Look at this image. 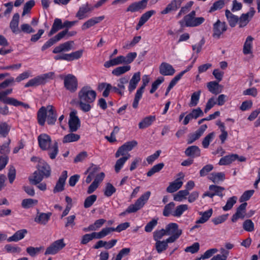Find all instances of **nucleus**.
Returning <instances> with one entry per match:
<instances>
[{
    "instance_id": "obj_1",
    "label": "nucleus",
    "mask_w": 260,
    "mask_h": 260,
    "mask_svg": "<svg viewBox=\"0 0 260 260\" xmlns=\"http://www.w3.org/2000/svg\"><path fill=\"white\" fill-rule=\"evenodd\" d=\"M74 44V41H69L60 44L59 45L54 48L52 53L57 54L54 57L55 60H64L68 61H71L74 60L78 59L81 57L83 54V50H79L71 53H62L64 52H68L73 49V46Z\"/></svg>"
},
{
    "instance_id": "obj_24",
    "label": "nucleus",
    "mask_w": 260,
    "mask_h": 260,
    "mask_svg": "<svg viewBox=\"0 0 260 260\" xmlns=\"http://www.w3.org/2000/svg\"><path fill=\"white\" fill-rule=\"evenodd\" d=\"M47 112H48V106L45 107H41L37 112V120L38 123L44 126L47 118Z\"/></svg>"
},
{
    "instance_id": "obj_27",
    "label": "nucleus",
    "mask_w": 260,
    "mask_h": 260,
    "mask_svg": "<svg viewBox=\"0 0 260 260\" xmlns=\"http://www.w3.org/2000/svg\"><path fill=\"white\" fill-rule=\"evenodd\" d=\"M63 28V23H62L61 20L59 18H55L48 36L49 37H51L59 30Z\"/></svg>"
},
{
    "instance_id": "obj_15",
    "label": "nucleus",
    "mask_w": 260,
    "mask_h": 260,
    "mask_svg": "<svg viewBox=\"0 0 260 260\" xmlns=\"http://www.w3.org/2000/svg\"><path fill=\"white\" fill-rule=\"evenodd\" d=\"M183 0H172L167 7L161 11L162 15H166L169 13L177 11L181 6Z\"/></svg>"
},
{
    "instance_id": "obj_4",
    "label": "nucleus",
    "mask_w": 260,
    "mask_h": 260,
    "mask_svg": "<svg viewBox=\"0 0 260 260\" xmlns=\"http://www.w3.org/2000/svg\"><path fill=\"white\" fill-rule=\"evenodd\" d=\"M196 12L194 10L185 15L183 20L179 23L182 27H196L202 24L205 21V18L203 17H196Z\"/></svg>"
},
{
    "instance_id": "obj_40",
    "label": "nucleus",
    "mask_w": 260,
    "mask_h": 260,
    "mask_svg": "<svg viewBox=\"0 0 260 260\" xmlns=\"http://www.w3.org/2000/svg\"><path fill=\"white\" fill-rule=\"evenodd\" d=\"M130 70L131 66L129 65L118 67L112 71V74L116 76H119L129 71Z\"/></svg>"
},
{
    "instance_id": "obj_61",
    "label": "nucleus",
    "mask_w": 260,
    "mask_h": 260,
    "mask_svg": "<svg viewBox=\"0 0 260 260\" xmlns=\"http://www.w3.org/2000/svg\"><path fill=\"white\" fill-rule=\"evenodd\" d=\"M167 235V233L165 229H162L160 230H156L153 232V237L155 241H160L164 236Z\"/></svg>"
},
{
    "instance_id": "obj_44",
    "label": "nucleus",
    "mask_w": 260,
    "mask_h": 260,
    "mask_svg": "<svg viewBox=\"0 0 260 260\" xmlns=\"http://www.w3.org/2000/svg\"><path fill=\"white\" fill-rule=\"evenodd\" d=\"M209 179L214 183H218L220 181H223L225 179V174L223 172L213 173L210 175Z\"/></svg>"
},
{
    "instance_id": "obj_47",
    "label": "nucleus",
    "mask_w": 260,
    "mask_h": 260,
    "mask_svg": "<svg viewBox=\"0 0 260 260\" xmlns=\"http://www.w3.org/2000/svg\"><path fill=\"white\" fill-rule=\"evenodd\" d=\"M188 209V206L185 204L178 206L172 215L174 217H180L183 213Z\"/></svg>"
},
{
    "instance_id": "obj_34",
    "label": "nucleus",
    "mask_w": 260,
    "mask_h": 260,
    "mask_svg": "<svg viewBox=\"0 0 260 260\" xmlns=\"http://www.w3.org/2000/svg\"><path fill=\"white\" fill-rule=\"evenodd\" d=\"M123 55H119L114 58L111 59L104 63V66L106 68H109L112 66H117L120 64H123Z\"/></svg>"
},
{
    "instance_id": "obj_33",
    "label": "nucleus",
    "mask_w": 260,
    "mask_h": 260,
    "mask_svg": "<svg viewBox=\"0 0 260 260\" xmlns=\"http://www.w3.org/2000/svg\"><path fill=\"white\" fill-rule=\"evenodd\" d=\"M183 184V182L180 178H177L174 182H171L167 188V191L169 193H173L180 188Z\"/></svg>"
},
{
    "instance_id": "obj_38",
    "label": "nucleus",
    "mask_w": 260,
    "mask_h": 260,
    "mask_svg": "<svg viewBox=\"0 0 260 260\" xmlns=\"http://www.w3.org/2000/svg\"><path fill=\"white\" fill-rule=\"evenodd\" d=\"M207 88L210 92L214 94H217L221 92L220 85L218 82L211 81L207 83Z\"/></svg>"
},
{
    "instance_id": "obj_49",
    "label": "nucleus",
    "mask_w": 260,
    "mask_h": 260,
    "mask_svg": "<svg viewBox=\"0 0 260 260\" xmlns=\"http://www.w3.org/2000/svg\"><path fill=\"white\" fill-rule=\"evenodd\" d=\"M115 187L110 183H107L104 189V195L106 197H110L116 192Z\"/></svg>"
},
{
    "instance_id": "obj_6",
    "label": "nucleus",
    "mask_w": 260,
    "mask_h": 260,
    "mask_svg": "<svg viewBox=\"0 0 260 260\" xmlns=\"http://www.w3.org/2000/svg\"><path fill=\"white\" fill-rule=\"evenodd\" d=\"M54 73L53 72H49L38 76L29 80L24 85L25 87H36L40 85L45 84L47 79L53 78Z\"/></svg>"
},
{
    "instance_id": "obj_63",
    "label": "nucleus",
    "mask_w": 260,
    "mask_h": 260,
    "mask_svg": "<svg viewBox=\"0 0 260 260\" xmlns=\"http://www.w3.org/2000/svg\"><path fill=\"white\" fill-rule=\"evenodd\" d=\"M243 228L247 232H252L254 230V223L251 219H246L243 223Z\"/></svg>"
},
{
    "instance_id": "obj_48",
    "label": "nucleus",
    "mask_w": 260,
    "mask_h": 260,
    "mask_svg": "<svg viewBox=\"0 0 260 260\" xmlns=\"http://www.w3.org/2000/svg\"><path fill=\"white\" fill-rule=\"evenodd\" d=\"M155 247L157 253H161L167 249L168 244L165 240L158 241H156Z\"/></svg>"
},
{
    "instance_id": "obj_11",
    "label": "nucleus",
    "mask_w": 260,
    "mask_h": 260,
    "mask_svg": "<svg viewBox=\"0 0 260 260\" xmlns=\"http://www.w3.org/2000/svg\"><path fill=\"white\" fill-rule=\"evenodd\" d=\"M65 246L66 244L63 242V239L57 240L51 244L50 246L47 247L45 254H55L57 253L59 250L62 249Z\"/></svg>"
},
{
    "instance_id": "obj_28",
    "label": "nucleus",
    "mask_w": 260,
    "mask_h": 260,
    "mask_svg": "<svg viewBox=\"0 0 260 260\" xmlns=\"http://www.w3.org/2000/svg\"><path fill=\"white\" fill-rule=\"evenodd\" d=\"M156 120L155 116L150 115L143 118L139 123L140 129H144L150 126Z\"/></svg>"
},
{
    "instance_id": "obj_21",
    "label": "nucleus",
    "mask_w": 260,
    "mask_h": 260,
    "mask_svg": "<svg viewBox=\"0 0 260 260\" xmlns=\"http://www.w3.org/2000/svg\"><path fill=\"white\" fill-rule=\"evenodd\" d=\"M150 194L151 192L150 191H146L136 201L134 204H132L134 205L137 211L141 209L144 206L148 200Z\"/></svg>"
},
{
    "instance_id": "obj_57",
    "label": "nucleus",
    "mask_w": 260,
    "mask_h": 260,
    "mask_svg": "<svg viewBox=\"0 0 260 260\" xmlns=\"http://www.w3.org/2000/svg\"><path fill=\"white\" fill-rule=\"evenodd\" d=\"M164 167L163 162L159 163L154 165L147 173V176L148 177L152 176L155 173L159 172Z\"/></svg>"
},
{
    "instance_id": "obj_42",
    "label": "nucleus",
    "mask_w": 260,
    "mask_h": 260,
    "mask_svg": "<svg viewBox=\"0 0 260 260\" xmlns=\"http://www.w3.org/2000/svg\"><path fill=\"white\" fill-rule=\"evenodd\" d=\"M229 0H218L214 2L211 7L209 12L212 13L216 10L221 9L224 6L225 4L228 2Z\"/></svg>"
},
{
    "instance_id": "obj_29",
    "label": "nucleus",
    "mask_w": 260,
    "mask_h": 260,
    "mask_svg": "<svg viewBox=\"0 0 260 260\" xmlns=\"http://www.w3.org/2000/svg\"><path fill=\"white\" fill-rule=\"evenodd\" d=\"M104 16L93 17L86 21L82 26V29L85 30L99 23L104 19Z\"/></svg>"
},
{
    "instance_id": "obj_46",
    "label": "nucleus",
    "mask_w": 260,
    "mask_h": 260,
    "mask_svg": "<svg viewBox=\"0 0 260 260\" xmlns=\"http://www.w3.org/2000/svg\"><path fill=\"white\" fill-rule=\"evenodd\" d=\"M48 150L49 151L48 153L50 158L51 159H55L58 152V143L57 142H55L52 147L50 146Z\"/></svg>"
},
{
    "instance_id": "obj_60",
    "label": "nucleus",
    "mask_w": 260,
    "mask_h": 260,
    "mask_svg": "<svg viewBox=\"0 0 260 260\" xmlns=\"http://www.w3.org/2000/svg\"><path fill=\"white\" fill-rule=\"evenodd\" d=\"M38 201L32 199H24L22 201L21 206L25 209L29 208L35 204H37Z\"/></svg>"
},
{
    "instance_id": "obj_59",
    "label": "nucleus",
    "mask_w": 260,
    "mask_h": 260,
    "mask_svg": "<svg viewBox=\"0 0 260 260\" xmlns=\"http://www.w3.org/2000/svg\"><path fill=\"white\" fill-rule=\"evenodd\" d=\"M188 115L191 119H196L199 117L203 116L204 113L201 108L198 107L197 109H193Z\"/></svg>"
},
{
    "instance_id": "obj_7",
    "label": "nucleus",
    "mask_w": 260,
    "mask_h": 260,
    "mask_svg": "<svg viewBox=\"0 0 260 260\" xmlns=\"http://www.w3.org/2000/svg\"><path fill=\"white\" fill-rule=\"evenodd\" d=\"M63 84L67 90L74 93L78 88V80L74 75L69 74L63 78Z\"/></svg>"
},
{
    "instance_id": "obj_41",
    "label": "nucleus",
    "mask_w": 260,
    "mask_h": 260,
    "mask_svg": "<svg viewBox=\"0 0 260 260\" xmlns=\"http://www.w3.org/2000/svg\"><path fill=\"white\" fill-rule=\"evenodd\" d=\"M167 235H173L178 231H182L178 229V225L176 223H170L168 224L165 229Z\"/></svg>"
},
{
    "instance_id": "obj_52",
    "label": "nucleus",
    "mask_w": 260,
    "mask_h": 260,
    "mask_svg": "<svg viewBox=\"0 0 260 260\" xmlns=\"http://www.w3.org/2000/svg\"><path fill=\"white\" fill-rule=\"evenodd\" d=\"M93 239H97L95 232L91 234H86L83 235L81 240V244L85 245Z\"/></svg>"
},
{
    "instance_id": "obj_58",
    "label": "nucleus",
    "mask_w": 260,
    "mask_h": 260,
    "mask_svg": "<svg viewBox=\"0 0 260 260\" xmlns=\"http://www.w3.org/2000/svg\"><path fill=\"white\" fill-rule=\"evenodd\" d=\"M237 198L236 196H233L231 198H230L224 206L222 207V209L224 211H228L232 208L234 205L236 204L237 202Z\"/></svg>"
},
{
    "instance_id": "obj_10",
    "label": "nucleus",
    "mask_w": 260,
    "mask_h": 260,
    "mask_svg": "<svg viewBox=\"0 0 260 260\" xmlns=\"http://www.w3.org/2000/svg\"><path fill=\"white\" fill-rule=\"evenodd\" d=\"M77 112L74 110L70 113L69 126L70 132H75L80 127V120L77 116Z\"/></svg>"
},
{
    "instance_id": "obj_26",
    "label": "nucleus",
    "mask_w": 260,
    "mask_h": 260,
    "mask_svg": "<svg viewBox=\"0 0 260 260\" xmlns=\"http://www.w3.org/2000/svg\"><path fill=\"white\" fill-rule=\"evenodd\" d=\"M38 215L35 218V221L38 223L45 225L49 220L52 215L51 212L48 213H38Z\"/></svg>"
},
{
    "instance_id": "obj_55",
    "label": "nucleus",
    "mask_w": 260,
    "mask_h": 260,
    "mask_svg": "<svg viewBox=\"0 0 260 260\" xmlns=\"http://www.w3.org/2000/svg\"><path fill=\"white\" fill-rule=\"evenodd\" d=\"M137 55L136 52H130L126 56H123V64L128 65L132 63L137 57Z\"/></svg>"
},
{
    "instance_id": "obj_18",
    "label": "nucleus",
    "mask_w": 260,
    "mask_h": 260,
    "mask_svg": "<svg viewBox=\"0 0 260 260\" xmlns=\"http://www.w3.org/2000/svg\"><path fill=\"white\" fill-rule=\"evenodd\" d=\"M159 73L163 76H172L175 72L173 66L167 62H162L159 67Z\"/></svg>"
},
{
    "instance_id": "obj_54",
    "label": "nucleus",
    "mask_w": 260,
    "mask_h": 260,
    "mask_svg": "<svg viewBox=\"0 0 260 260\" xmlns=\"http://www.w3.org/2000/svg\"><path fill=\"white\" fill-rule=\"evenodd\" d=\"M209 189L210 191H213L215 196L217 195L220 197H223L222 191L225 189L224 187L217 186L215 185H211L209 186Z\"/></svg>"
},
{
    "instance_id": "obj_39",
    "label": "nucleus",
    "mask_w": 260,
    "mask_h": 260,
    "mask_svg": "<svg viewBox=\"0 0 260 260\" xmlns=\"http://www.w3.org/2000/svg\"><path fill=\"white\" fill-rule=\"evenodd\" d=\"M80 138L79 135L74 134L73 132H71L70 134L65 135L63 138V143H67L78 141Z\"/></svg>"
},
{
    "instance_id": "obj_17",
    "label": "nucleus",
    "mask_w": 260,
    "mask_h": 260,
    "mask_svg": "<svg viewBox=\"0 0 260 260\" xmlns=\"http://www.w3.org/2000/svg\"><path fill=\"white\" fill-rule=\"evenodd\" d=\"M247 205V203H243L237 208L236 213L232 217V222H235L238 219H243L245 217Z\"/></svg>"
},
{
    "instance_id": "obj_12",
    "label": "nucleus",
    "mask_w": 260,
    "mask_h": 260,
    "mask_svg": "<svg viewBox=\"0 0 260 260\" xmlns=\"http://www.w3.org/2000/svg\"><path fill=\"white\" fill-rule=\"evenodd\" d=\"M137 144L138 143L135 140H133L125 143L122 146L119 147L115 153V157H118L120 155H124L126 152L131 151L137 145Z\"/></svg>"
},
{
    "instance_id": "obj_37",
    "label": "nucleus",
    "mask_w": 260,
    "mask_h": 260,
    "mask_svg": "<svg viewBox=\"0 0 260 260\" xmlns=\"http://www.w3.org/2000/svg\"><path fill=\"white\" fill-rule=\"evenodd\" d=\"M225 14L230 26L235 27L238 21V17L233 14L229 10H225Z\"/></svg>"
},
{
    "instance_id": "obj_62",
    "label": "nucleus",
    "mask_w": 260,
    "mask_h": 260,
    "mask_svg": "<svg viewBox=\"0 0 260 260\" xmlns=\"http://www.w3.org/2000/svg\"><path fill=\"white\" fill-rule=\"evenodd\" d=\"M35 5V2L34 0H30L27 2L23 6L22 15L23 16L25 14L28 13Z\"/></svg>"
},
{
    "instance_id": "obj_64",
    "label": "nucleus",
    "mask_w": 260,
    "mask_h": 260,
    "mask_svg": "<svg viewBox=\"0 0 260 260\" xmlns=\"http://www.w3.org/2000/svg\"><path fill=\"white\" fill-rule=\"evenodd\" d=\"M222 255L217 254L214 256L210 260H226L229 252L224 248H221Z\"/></svg>"
},
{
    "instance_id": "obj_35",
    "label": "nucleus",
    "mask_w": 260,
    "mask_h": 260,
    "mask_svg": "<svg viewBox=\"0 0 260 260\" xmlns=\"http://www.w3.org/2000/svg\"><path fill=\"white\" fill-rule=\"evenodd\" d=\"M239 156L236 154H232L226 155L220 159L218 164L219 165H228L238 158Z\"/></svg>"
},
{
    "instance_id": "obj_53",
    "label": "nucleus",
    "mask_w": 260,
    "mask_h": 260,
    "mask_svg": "<svg viewBox=\"0 0 260 260\" xmlns=\"http://www.w3.org/2000/svg\"><path fill=\"white\" fill-rule=\"evenodd\" d=\"M10 129V127L6 122L0 123V137H6Z\"/></svg>"
},
{
    "instance_id": "obj_3",
    "label": "nucleus",
    "mask_w": 260,
    "mask_h": 260,
    "mask_svg": "<svg viewBox=\"0 0 260 260\" xmlns=\"http://www.w3.org/2000/svg\"><path fill=\"white\" fill-rule=\"evenodd\" d=\"M50 167L46 163H43L39 165L38 170L33 174L32 177H29V181L32 185H37L40 183L43 178L48 177L50 175Z\"/></svg>"
},
{
    "instance_id": "obj_23",
    "label": "nucleus",
    "mask_w": 260,
    "mask_h": 260,
    "mask_svg": "<svg viewBox=\"0 0 260 260\" xmlns=\"http://www.w3.org/2000/svg\"><path fill=\"white\" fill-rule=\"evenodd\" d=\"M47 122L49 125H53L57 120L56 112L52 105L48 106V114H47Z\"/></svg>"
},
{
    "instance_id": "obj_25",
    "label": "nucleus",
    "mask_w": 260,
    "mask_h": 260,
    "mask_svg": "<svg viewBox=\"0 0 260 260\" xmlns=\"http://www.w3.org/2000/svg\"><path fill=\"white\" fill-rule=\"evenodd\" d=\"M20 16L19 13H15L10 23V28L12 31L15 34L20 32V30L18 28Z\"/></svg>"
},
{
    "instance_id": "obj_56",
    "label": "nucleus",
    "mask_w": 260,
    "mask_h": 260,
    "mask_svg": "<svg viewBox=\"0 0 260 260\" xmlns=\"http://www.w3.org/2000/svg\"><path fill=\"white\" fill-rule=\"evenodd\" d=\"M43 249H44V247L42 246L39 247L29 246L26 248V251L30 256L34 257Z\"/></svg>"
},
{
    "instance_id": "obj_45",
    "label": "nucleus",
    "mask_w": 260,
    "mask_h": 260,
    "mask_svg": "<svg viewBox=\"0 0 260 260\" xmlns=\"http://www.w3.org/2000/svg\"><path fill=\"white\" fill-rule=\"evenodd\" d=\"M129 157L130 154H128L127 156H123L116 161L115 165V170L116 173H118L120 171L125 161L129 158Z\"/></svg>"
},
{
    "instance_id": "obj_14",
    "label": "nucleus",
    "mask_w": 260,
    "mask_h": 260,
    "mask_svg": "<svg viewBox=\"0 0 260 260\" xmlns=\"http://www.w3.org/2000/svg\"><path fill=\"white\" fill-rule=\"evenodd\" d=\"M255 13V11L253 7L250 8L249 12L245 14H242L240 18H239V27H243L245 26L249 22L250 19L253 16Z\"/></svg>"
},
{
    "instance_id": "obj_19",
    "label": "nucleus",
    "mask_w": 260,
    "mask_h": 260,
    "mask_svg": "<svg viewBox=\"0 0 260 260\" xmlns=\"http://www.w3.org/2000/svg\"><path fill=\"white\" fill-rule=\"evenodd\" d=\"M93 10V7L87 3L79 8L78 11L76 14V17L79 20L83 19L87 16L86 14L91 12Z\"/></svg>"
},
{
    "instance_id": "obj_22",
    "label": "nucleus",
    "mask_w": 260,
    "mask_h": 260,
    "mask_svg": "<svg viewBox=\"0 0 260 260\" xmlns=\"http://www.w3.org/2000/svg\"><path fill=\"white\" fill-rule=\"evenodd\" d=\"M184 153L186 156L193 159L201 155V150L198 146L192 145L187 147Z\"/></svg>"
},
{
    "instance_id": "obj_43",
    "label": "nucleus",
    "mask_w": 260,
    "mask_h": 260,
    "mask_svg": "<svg viewBox=\"0 0 260 260\" xmlns=\"http://www.w3.org/2000/svg\"><path fill=\"white\" fill-rule=\"evenodd\" d=\"M201 93V90L194 92L191 95L190 101L189 103V106L190 107L197 106L199 103L200 97Z\"/></svg>"
},
{
    "instance_id": "obj_32",
    "label": "nucleus",
    "mask_w": 260,
    "mask_h": 260,
    "mask_svg": "<svg viewBox=\"0 0 260 260\" xmlns=\"http://www.w3.org/2000/svg\"><path fill=\"white\" fill-rule=\"evenodd\" d=\"M27 233V231L25 229L17 231L13 236L8 238L7 241L9 242L12 241L17 242L22 239Z\"/></svg>"
},
{
    "instance_id": "obj_5",
    "label": "nucleus",
    "mask_w": 260,
    "mask_h": 260,
    "mask_svg": "<svg viewBox=\"0 0 260 260\" xmlns=\"http://www.w3.org/2000/svg\"><path fill=\"white\" fill-rule=\"evenodd\" d=\"M76 33V31H69L68 29H65L59 32L53 37L51 38L47 42H46L45 44L42 46L41 50L42 51L46 50L48 48L52 46L54 44H56L57 42H59L66 36H67L68 39L70 37L75 36Z\"/></svg>"
},
{
    "instance_id": "obj_36",
    "label": "nucleus",
    "mask_w": 260,
    "mask_h": 260,
    "mask_svg": "<svg viewBox=\"0 0 260 260\" xmlns=\"http://www.w3.org/2000/svg\"><path fill=\"white\" fill-rule=\"evenodd\" d=\"M212 209H210L208 210L205 211L204 212H200L199 214L202 216L196 221V223L197 224H200L206 222L212 216Z\"/></svg>"
},
{
    "instance_id": "obj_16",
    "label": "nucleus",
    "mask_w": 260,
    "mask_h": 260,
    "mask_svg": "<svg viewBox=\"0 0 260 260\" xmlns=\"http://www.w3.org/2000/svg\"><path fill=\"white\" fill-rule=\"evenodd\" d=\"M149 0H142L139 2H134L131 4L126 9V12H135L140 10H143L147 7Z\"/></svg>"
},
{
    "instance_id": "obj_8",
    "label": "nucleus",
    "mask_w": 260,
    "mask_h": 260,
    "mask_svg": "<svg viewBox=\"0 0 260 260\" xmlns=\"http://www.w3.org/2000/svg\"><path fill=\"white\" fill-rule=\"evenodd\" d=\"M228 29V26L225 22H221L218 19L213 24V34L212 37L216 39H219L222 34H223Z\"/></svg>"
},
{
    "instance_id": "obj_30",
    "label": "nucleus",
    "mask_w": 260,
    "mask_h": 260,
    "mask_svg": "<svg viewBox=\"0 0 260 260\" xmlns=\"http://www.w3.org/2000/svg\"><path fill=\"white\" fill-rule=\"evenodd\" d=\"M140 76L141 74L139 72L135 73L133 75L129 82L128 90L129 92H131L136 89L138 82L141 79Z\"/></svg>"
},
{
    "instance_id": "obj_31",
    "label": "nucleus",
    "mask_w": 260,
    "mask_h": 260,
    "mask_svg": "<svg viewBox=\"0 0 260 260\" xmlns=\"http://www.w3.org/2000/svg\"><path fill=\"white\" fill-rule=\"evenodd\" d=\"M253 40V38L251 36H249L247 37L243 46V53L244 54L247 55L252 54Z\"/></svg>"
},
{
    "instance_id": "obj_2",
    "label": "nucleus",
    "mask_w": 260,
    "mask_h": 260,
    "mask_svg": "<svg viewBox=\"0 0 260 260\" xmlns=\"http://www.w3.org/2000/svg\"><path fill=\"white\" fill-rule=\"evenodd\" d=\"M96 96V92L92 90L90 86L83 87L78 92L80 109L84 112L89 111L91 109L90 104L95 101Z\"/></svg>"
},
{
    "instance_id": "obj_13",
    "label": "nucleus",
    "mask_w": 260,
    "mask_h": 260,
    "mask_svg": "<svg viewBox=\"0 0 260 260\" xmlns=\"http://www.w3.org/2000/svg\"><path fill=\"white\" fill-rule=\"evenodd\" d=\"M38 144L42 150H48L51 143L50 136L46 134H41L38 137Z\"/></svg>"
},
{
    "instance_id": "obj_9",
    "label": "nucleus",
    "mask_w": 260,
    "mask_h": 260,
    "mask_svg": "<svg viewBox=\"0 0 260 260\" xmlns=\"http://www.w3.org/2000/svg\"><path fill=\"white\" fill-rule=\"evenodd\" d=\"M149 82V78L148 76L144 75L142 77V85L138 89L137 92L135 94L134 100L133 103V107L135 109L138 108L139 102L141 98H142V95L143 93L144 92V89L146 85Z\"/></svg>"
},
{
    "instance_id": "obj_20",
    "label": "nucleus",
    "mask_w": 260,
    "mask_h": 260,
    "mask_svg": "<svg viewBox=\"0 0 260 260\" xmlns=\"http://www.w3.org/2000/svg\"><path fill=\"white\" fill-rule=\"evenodd\" d=\"M12 88L0 92V101L5 104L12 105L16 99L7 96L12 92Z\"/></svg>"
},
{
    "instance_id": "obj_51",
    "label": "nucleus",
    "mask_w": 260,
    "mask_h": 260,
    "mask_svg": "<svg viewBox=\"0 0 260 260\" xmlns=\"http://www.w3.org/2000/svg\"><path fill=\"white\" fill-rule=\"evenodd\" d=\"M97 199V196L95 194H92L87 197L84 202V207L85 208H88L90 207Z\"/></svg>"
},
{
    "instance_id": "obj_50",
    "label": "nucleus",
    "mask_w": 260,
    "mask_h": 260,
    "mask_svg": "<svg viewBox=\"0 0 260 260\" xmlns=\"http://www.w3.org/2000/svg\"><path fill=\"white\" fill-rule=\"evenodd\" d=\"M115 231L114 228H106L100 232H95L97 239H101L108 235L110 232Z\"/></svg>"
}]
</instances>
